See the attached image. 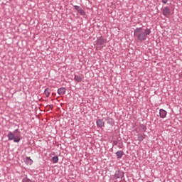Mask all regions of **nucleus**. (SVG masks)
Wrapping results in <instances>:
<instances>
[{
  "label": "nucleus",
  "mask_w": 182,
  "mask_h": 182,
  "mask_svg": "<svg viewBox=\"0 0 182 182\" xmlns=\"http://www.w3.org/2000/svg\"><path fill=\"white\" fill-rule=\"evenodd\" d=\"M118 159H122V157L123 156V151H118L117 153H116Z\"/></svg>",
  "instance_id": "obj_12"
},
{
  "label": "nucleus",
  "mask_w": 182,
  "mask_h": 182,
  "mask_svg": "<svg viewBox=\"0 0 182 182\" xmlns=\"http://www.w3.org/2000/svg\"><path fill=\"white\" fill-rule=\"evenodd\" d=\"M26 162L27 163V164L31 165V164H32V163H33V161H32V159H31V158L27 157L26 159Z\"/></svg>",
  "instance_id": "obj_13"
},
{
  "label": "nucleus",
  "mask_w": 182,
  "mask_h": 182,
  "mask_svg": "<svg viewBox=\"0 0 182 182\" xmlns=\"http://www.w3.org/2000/svg\"><path fill=\"white\" fill-rule=\"evenodd\" d=\"M105 39H103V38H99L97 40V43H98V45H103V43H105Z\"/></svg>",
  "instance_id": "obj_10"
},
{
  "label": "nucleus",
  "mask_w": 182,
  "mask_h": 182,
  "mask_svg": "<svg viewBox=\"0 0 182 182\" xmlns=\"http://www.w3.org/2000/svg\"><path fill=\"white\" fill-rule=\"evenodd\" d=\"M168 1V0H162L163 4H167Z\"/></svg>",
  "instance_id": "obj_19"
},
{
  "label": "nucleus",
  "mask_w": 182,
  "mask_h": 182,
  "mask_svg": "<svg viewBox=\"0 0 182 182\" xmlns=\"http://www.w3.org/2000/svg\"><path fill=\"white\" fill-rule=\"evenodd\" d=\"M97 126L98 127H105V122L103 121V119H98L97 121Z\"/></svg>",
  "instance_id": "obj_7"
},
{
  "label": "nucleus",
  "mask_w": 182,
  "mask_h": 182,
  "mask_svg": "<svg viewBox=\"0 0 182 182\" xmlns=\"http://www.w3.org/2000/svg\"><path fill=\"white\" fill-rule=\"evenodd\" d=\"M74 8L79 14H80L82 16L86 15V13L80 8L79 6H74Z\"/></svg>",
  "instance_id": "obj_4"
},
{
  "label": "nucleus",
  "mask_w": 182,
  "mask_h": 182,
  "mask_svg": "<svg viewBox=\"0 0 182 182\" xmlns=\"http://www.w3.org/2000/svg\"><path fill=\"white\" fill-rule=\"evenodd\" d=\"M107 121L108 122V123H110V124H113V119L108 117L107 119Z\"/></svg>",
  "instance_id": "obj_16"
},
{
  "label": "nucleus",
  "mask_w": 182,
  "mask_h": 182,
  "mask_svg": "<svg viewBox=\"0 0 182 182\" xmlns=\"http://www.w3.org/2000/svg\"><path fill=\"white\" fill-rule=\"evenodd\" d=\"M171 11H170V9H168V7H165L163 9V15H164V16H168V15H170Z\"/></svg>",
  "instance_id": "obj_6"
},
{
  "label": "nucleus",
  "mask_w": 182,
  "mask_h": 182,
  "mask_svg": "<svg viewBox=\"0 0 182 182\" xmlns=\"http://www.w3.org/2000/svg\"><path fill=\"white\" fill-rule=\"evenodd\" d=\"M9 140H14V143H19L21 141V132L19 129H16L14 133L10 132L7 136Z\"/></svg>",
  "instance_id": "obj_2"
},
{
  "label": "nucleus",
  "mask_w": 182,
  "mask_h": 182,
  "mask_svg": "<svg viewBox=\"0 0 182 182\" xmlns=\"http://www.w3.org/2000/svg\"><path fill=\"white\" fill-rule=\"evenodd\" d=\"M52 160H53V163H58V161H59V157L54 156V157H53Z\"/></svg>",
  "instance_id": "obj_15"
},
{
  "label": "nucleus",
  "mask_w": 182,
  "mask_h": 182,
  "mask_svg": "<svg viewBox=\"0 0 182 182\" xmlns=\"http://www.w3.org/2000/svg\"><path fill=\"white\" fill-rule=\"evenodd\" d=\"M122 177H123V172L120 171H117L112 180L114 181V182H119L117 180L122 178Z\"/></svg>",
  "instance_id": "obj_3"
},
{
  "label": "nucleus",
  "mask_w": 182,
  "mask_h": 182,
  "mask_svg": "<svg viewBox=\"0 0 182 182\" xmlns=\"http://www.w3.org/2000/svg\"><path fill=\"white\" fill-rule=\"evenodd\" d=\"M46 109H50L52 110L53 109V105H47Z\"/></svg>",
  "instance_id": "obj_17"
},
{
  "label": "nucleus",
  "mask_w": 182,
  "mask_h": 182,
  "mask_svg": "<svg viewBox=\"0 0 182 182\" xmlns=\"http://www.w3.org/2000/svg\"><path fill=\"white\" fill-rule=\"evenodd\" d=\"M74 80L75 82H82L83 80V75H75Z\"/></svg>",
  "instance_id": "obj_9"
},
{
  "label": "nucleus",
  "mask_w": 182,
  "mask_h": 182,
  "mask_svg": "<svg viewBox=\"0 0 182 182\" xmlns=\"http://www.w3.org/2000/svg\"><path fill=\"white\" fill-rule=\"evenodd\" d=\"M66 93V88L61 87L58 90V94L60 95H65Z\"/></svg>",
  "instance_id": "obj_8"
},
{
  "label": "nucleus",
  "mask_w": 182,
  "mask_h": 182,
  "mask_svg": "<svg viewBox=\"0 0 182 182\" xmlns=\"http://www.w3.org/2000/svg\"><path fill=\"white\" fill-rule=\"evenodd\" d=\"M138 140H139V141H143V140H144V136H143V135H141V134H139Z\"/></svg>",
  "instance_id": "obj_14"
},
{
  "label": "nucleus",
  "mask_w": 182,
  "mask_h": 182,
  "mask_svg": "<svg viewBox=\"0 0 182 182\" xmlns=\"http://www.w3.org/2000/svg\"><path fill=\"white\" fill-rule=\"evenodd\" d=\"M159 115L161 119L166 118V116H167V112L163 109L159 110Z\"/></svg>",
  "instance_id": "obj_5"
},
{
  "label": "nucleus",
  "mask_w": 182,
  "mask_h": 182,
  "mask_svg": "<svg viewBox=\"0 0 182 182\" xmlns=\"http://www.w3.org/2000/svg\"><path fill=\"white\" fill-rule=\"evenodd\" d=\"M151 33V31L149 28L143 29V28H137L134 30V35L136 36L138 39V41H146L147 39L148 35H150Z\"/></svg>",
  "instance_id": "obj_1"
},
{
  "label": "nucleus",
  "mask_w": 182,
  "mask_h": 182,
  "mask_svg": "<svg viewBox=\"0 0 182 182\" xmlns=\"http://www.w3.org/2000/svg\"><path fill=\"white\" fill-rule=\"evenodd\" d=\"M44 95L46 97H49V96L50 95V90H49V88L46 89L44 91Z\"/></svg>",
  "instance_id": "obj_11"
},
{
  "label": "nucleus",
  "mask_w": 182,
  "mask_h": 182,
  "mask_svg": "<svg viewBox=\"0 0 182 182\" xmlns=\"http://www.w3.org/2000/svg\"><path fill=\"white\" fill-rule=\"evenodd\" d=\"M141 130H142V132H146V126L141 125Z\"/></svg>",
  "instance_id": "obj_18"
}]
</instances>
